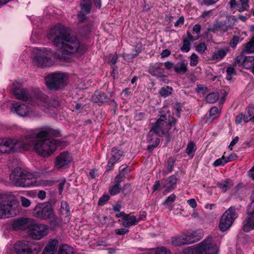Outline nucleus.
Returning a JSON list of instances; mask_svg holds the SVG:
<instances>
[{"label":"nucleus","mask_w":254,"mask_h":254,"mask_svg":"<svg viewBox=\"0 0 254 254\" xmlns=\"http://www.w3.org/2000/svg\"><path fill=\"white\" fill-rule=\"evenodd\" d=\"M60 132L51 127H44L38 131L31 130L23 135L25 150H32L38 155L48 157L54 153L60 146V140L53 137L60 136Z\"/></svg>","instance_id":"obj_1"},{"label":"nucleus","mask_w":254,"mask_h":254,"mask_svg":"<svg viewBox=\"0 0 254 254\" xmlns=\"http://www.w3.org/2000/svg\"><path fill=\"white\" fill-rule=\"evenodd\" d=\"M70 35V29L62 24H57L51 29L48 38L53 39V45L59 48L57 50V57L69 60L74 54L83 53V47L78 40Z\"/></svg>","instance_id":"obj_2"},{"label":"nucleus","mask_w":254,"mask_h":254,"mask_svg":"<svg viewBox=\"0 0 254 254\" xmlns=\"http://www.w3.org/2000/svg\"><path fill=\"white\" fill-rule=\"evenodd\" d=\"M176 121V120L173 117L169 119L167 121V116L165 115H162L159 117L148 133L147 141L150 143L147 147L148 150L153 149L160 142L159 138L153 136V133H155L159 136L168 133L172 126L175 125Z\"/></svg>","instance_id":"obj_3"},{"label":"nucleus","mask_w":254,"mask_h":254,"mask_svg":"<svg viewBox=\"0 0 254 254\" xmlns=\"http://www.w3.org/2000/svg\"><path fill=\"white\" fill-rule=\"evenodd\" d=\"M56 54L57 51L54 52L51 50H38L34 53L32 59V64L38 67L45 68L53 65L55 60L63 62L69 60L66 58H58Z\"/></svg>","instance_id":"obj_4"},{"label":"nucleus","mask_w":254,"mask_h":254,"mask_svg":"<svg viewBox=\"0 0 254 254\" xmlns=\"http://www.w3.org/2000/svg\"><path fill=\"white\" fill-rule=\"evenodd\" d=\"M25 150V140L23 136L20 139L15 138H5L0 139V152L13 153Z\"/></svg>","instance_id":"obj_5"},{"label":"nucleus","mask_w":254,"mask_h":254,"mask_svg":"<svg viewBox=\"0 0 254 254\" xmlns=\"http://www.w3.org/2000/svg\"><path fill=\"white\" fill-rule=\"evenodd\" d=\"M17 203L14 196L5 195L0 201V219L15 216L18 213Z\"/></svg>","instance_id":"obj_6"},{"label":"nucleus","mask_w":254,"mask_h":254,"mask_svg":"<svg viewBox=\"0 0 254 254\" xmlns=\"http://www.w3.org/2000/svg\"><path fill=\"white\" fill-rule=\"evenodd\" d=\"M13 252L15 254H38L39 247L32 242L19 241L13 245Z\"/></svg>","instance_id":"obj_7"},{"label":"nucleus","mask_w":254,"mask_h":254,"mask_svg":"<svg viewBox=\"0 0 254 254\" xmlns=\"http://www.w3.org/2000/svg\"><path fill=\"white\" fill-rule=\"evenodd\" d=\"M33 105L38 106L41 110L47 113L59 106V102L56 100H48L47 96L43 94L34 99Z\"/></svg>","instance_id":"obj_8"},{"label":"nucleus","mask_w":254,"mask_h":254,"mask_svg":"<svg viewBox=\"0 0 254 254\" xmlns=\"http://www.w3.org/2000/svg\"><path fill=\"white\" fill-rule=\"evenodd\" d=\"M28 226V234L34 239L40 240L49 233V227L46 225L31 221Z\"/></svg>","instance_id":"obj_9"},{"label":"nucleus","mask_w":254,"mask_h":254,"mask_svg":"<svg viewBox=\"0 0 254 254\" xmlns=\"http://www.w3.org/2000/svg\"><path fill=\"white\" fill-rule=\"evenodd\" d=\"M237 217V214L235 207L231 206L224 212L220 218L219 224L220 230L224 232L228 229Z\"/></svg>","instance_id":"obj_10"},{"label":"nucleus","mask_w":254,"mask_h":254,"mask_svg":"<svg viewBox=\"0 0 254 254\" xmlns=\"http://www.w3.org/2000/svg\"><path fill=\"white\" fill-rule=\"evenodd\" d=\"M34 216L36 217L46 220L54 216V212L51 205L47 203L37 204L34 210Z\"/></svg>","instance_id":"obj_11"},{"label":"nucleus","mask_w":254,"mask_h":254,"mask_svg":"<svg viewBox=\"0 0 254 254\" xmlns=\"http://www.w3.org/2000/svg\"><path fill=\"white\" fill-rule=\"evenodd\" d=\"M251 203L247 209L248 217L243 223V230L246 232L254 229V191L251 196Z\"/></svg>","instance_id":"obj_12"},{"label":"nucleus","mask_w":254,"mask_h":254,"mask_svg":"<svg viewBox=\"0 0 254 254\" xmlns=\"http://www.w3.org/2000/svg\"><path fill=\"white\" fill-rule=\"evenodd\" d=\"M22 174L21 182L17 181V187L26 188L37 185V177L36 175L26 171H22Z\"/></svg>","instance_id":"obj_13"},{"label":"nucleus","mask_w":254,"mask_h":254,"mask_svg":"<svg viewBox=\"0 0 254 254\" xmlns=\"http://www.w3.org/2000/svg\"><path fill=\"white\" fill-rule=\"evenodd\" d=\"M146 217L145 212H142L138 216H135L132 213L126 214L122 221V224L126 227H129L136 225Z\"/></svg>","instance_id":"obj_14"},{"label":"nucleus","mask_w":254,"mask_h":254,"mask_svg":"<svg viewBox=\"0 0 254 254\" xmlns=\"http://www.w3.org/2000/svg\"><path fill=\"white\" fill-rule=\"evenodd\" d=\"M72 160V157L69 153L63 152L56 158L55 166L57 168L67 167Z\"/></svg>","instance_id":"obj_15"},{"label":"nucleus","mask_w":254,"mask_h":254,"mask_svg":"<svg viewBox=\"0 0 254 254\" xmlns=\"http://www.w3.org/2000/svg\"><path fill=\"white\" fill-rule=\"evenodd\" d=\"M11 111L20 117H27L30 115L31 112L30 108L19 101H15L12 103Z\"/></svg>","instance_id":"obj_16"},{"label":"nucleus","mask_w":254,"mask_h":254,"mask_svg":"<svg viewBox=\"0 0 254 254\" xmlns=\"http://www.w3.org/2000/svg\"><path fill=\"white\" fill-rule=\"evenodd\" d=\"M254 63V57L253 56H246L244 52H241L238 55L234 62L235 64L239 66L242 65L246 68H250L253 65Z\"/></svg>","instance_id":"obj_17"},{"label":"nucleus","mask_w":254,"mask_h":254,"mask_svg":"<svg viewBox=\"0 0 254 254\" xmlns=\"http://www.w3.org/2000/svg\"><path fill=\"white\" fill-rule=\"evenodd\" d=\"M10 88V91L14 94L16 99L23 101H28L30 99L29 95L17 82L15 81L12 84Z\"/></svg>","instance_id":"obj_18"},{"label":"nucleus","mask_w":254,"mask_h":254,"mask_svg":"<svg viewBox=\"0 0 254 254\" xmlns=\"http://www.w3.org/2000/svg\"><path fill=\"white\" fill-rule=\"evenodd\" d=\"M230 17V16H227V21H216L210 30L214 33H217L219 31H222L223 32H227L232 27L231 25L228 24Z\"/></svg>","instance_id":"obj_19"},{"label":"nucleus","mask_w":254,"mask_h":254,"mask_svg":"<svg viewBox=\"0 0 254 254\" xmlns=\"http://www.w3.org/2000/svg\"><path fill=\"white\" fill-rule=\"evenodd\" d=\"M177 182V178L174 175H172L165 180V183L162 182V188L165 189L164 194L165 195L171 190L175 189Z\"/></svg>","instance_id":"obj_20"},{"label":"nucleus","mask_w":254,"mask_h":254,"mask_svg":"<svg viewBox=\"0 0 254 254\" xmlns=\"http://www.w3.org/2000/svg\"><path fill=\"white\" fill-rule=\"evenodd\" d=\"M186 235L189 243L191 244L201 239L203 236V232L202 230L199 229L195 231H189Z\"/></svg>","instance_id":"obj_21"},{"label":"nucleus","mask_w":254,"mask_h":254,"mask_svg":"<svg viewBox=\"0 0 254 254\" xmlns=\"http://www.w3.org/2000/svg\"><path fill=\"white\" fill-rule=\"evenodd\" d=\"M163 63H156L150 66L149 72L152 75L157 77H166L164 75V69L162 67Z\"/></svg>","instance_id":"obj_22"},{"label":"nucleus","mask_w":254,"mask_h":254,"mask_svg":"<svg viewBox=\"0 0 254 254\" xmlns=\"http://www.w3.org/2000/svg\"><path fill=\"white\" fill-rule=\"evenodd\" d=\"M31 222L29 219L26 218L17 219L12 222V227L15 230L24 229L25 228H27L28 229V225Z\"/></svg>","instance_id":"obj_23"},{"label":"nucleus","mask_w":254,"mask_h":254,"mask_svg":"<svg viewBox=\"0 0 254 254\" xmlns=\"http://www.w3.org/2000/svg\"><path fill=\"white\" fill-rule=\"evenodd\" d=\"M58 244L57 240H51L45 247L42 254H56Z\"/></svg>","instance_id":"obj_24"},{"label":"nucleus","mask_w":254,"mask_h":254,"mask_svg":"<svg viewBox=\"0 0 254 254\" xmlns=\"http://www.w3.org/2000/svg\"><path fill=\"white\" fill-rule=\"evenodd\" d=\"M71 78L67 73L56 72L49 74L45 77V79H67Z\"/></svg>","instance_id":"obj_25"},{"label":"nucleus","mask_w":254,"mask_h":254,"mask_svg":"<svg viewBox=\"0 0 254 254\" xmlns=\"http://www.w3.org/2000/svg\"><path fill=\"white\" fill-rule=\"evenodd\" d=\"M217 186L222 192H225L233 187L234 183L231 179H227L218 182Z\"/></svg>","instance_id":"obj_26"},{"label":"nucleus","mask_w":254,"mask_h":254,"mask_svg":"<svg viewBox=\"0 0 254 254\" xmlns=\"http://www.w3.org/2000/svg\"><path fill=\"white\" fill-rule=\"evenodd\" d=\"M188 63L185 61H181L177 63L174 69L175 72L178 74H183L186 73L188 70Z\"/></svg>","instance_id":"obj_27"},{"label":"nucleus","mask_w":254,"mask_h":254,"mask_svg":"<svg viewBox=\"0 0 254 254\" xmlns=\"http://www.w3.org/2000/svg\"><path fill=\"white\" fill-rule=\"evenodd\" d=\"M22 171L18 168H15L10 175V180L12 183L17 186V181H21L22 179Z\"/></svg>","instance_id":"obj_28"},{"label":"nucleus","mask_w":254,"mask_h":254,"mask_svg":"<svg viewBox=\"0 0 254 254\" xmlns=\"http://www.w3.org/2000/svg\"><path fill=\"white\" fill-rule=\"evenodd\" d=\"M228 52V48L218 49L213 53L211 59L213 61H220L225 57Z\"/></svg>","instance_id":"obj_29"},{"label":"nucleus","mask_w":254,"mask_h":254,"mask_svg":"<svg viewBox=\"0 0 254 254\" xmlns=\"http://www.w3.org/2000/svg\"><path fill=\"white\" fill-rule=\"evenodd\" d=\"M64 80H46V84L51 90H56L62 88L64 86Z\"/></svg>","instance_id":"obj_30"},{"label":"nucleus","mask_w":254,"mask_h":254,"mask_svg":"<svg viewBox=\"0 0 254 254\" xmlns=\"http://www.w3.org/2000/svg\"><path fill=\"white\" fill-rule=\"evenodd\" d=\"M172 243L175 246L189 244L186 235L180 236L172 238Z\"/></svg>","instance_id":"obj_31"},{"label":"nucleus","mask_w":254,"mask_h":254,"mask_svg":"<svg viewBox=\"0 0 254 254\" xmlns=\"http://www.w3.org/2000/svg\"><path fill=\"white\" fill-rule=\"evenodd\" d=\"M107 97L105 94L100 91H96L92 96V100L96 103H103L107 101Z\"/></svg>","instance_id":"obj_32"},{"label":"nucleus","mask_w":254,"mask_h":254,"mask_svg":"<svg viewBox=\"0 0 254 254\" xmlns=\"http://www.w3.org/2000/svg\"><path fill=\"white\" fill-rule=\"evenodd\" d=\"M244 121L246 123L249 121L254 122V106H250L248 108L247 113L244 116Z\"/></svg>","instance_id":"obj_33"},{"label":"nucleus","mask_w":254,"mask_h":254,"mask_svg":"<svg viewBox=\"0 0 254 254\" xmlns=\"http://www.w3.org/2000/svg\"><path fill=\"white\" fill-rule=\"evenodd\" d=\"M121 183L117 182L116 179L114 180L115 184L111 186L109 189V192L111 195H115L119 193L121 190Z\"/></svg>","instance_id":"obj_34"},{"label":"nucleus","mask_w":254,"mask_h":254,"mask_svg":"<svg viewBox=\"0 0 254 254\" xmlns=\"http://www.w3.org/2000/svg\"><path fill=\"white\" fill-rule=\"evenodd\" d=\"M250 0H239V3L237 5V10L239 12L248 10L250 8Z\"/></svg>","instance_id":"obj_35"},{"label":"nucleus","mask_w":254,"mask_h":254,"mask_svg":"<svg viewBox=\"0 0 254 254\" xmlns=\"http://www.w3.org/2000/svg\"><path fill=\"white\" fill-rule=\"evenodd\" d=\"M129 172L130 168L128 167H125L120 171L119 174L115 177V179L117 180V182H122L126 175Z\"/></svg>","instance_id":"obj_36"},{"label":"nucleus","mask_w":254,"mask_h":254,"mask_svg":"<svg viewBox=\"0 0 254 254\" xmlns=\"http://www.w3.org/2000/svg\"><path fill=\"white\" fill-rule=\"evenodd\" d=\"M242 52L245 53L251 54L254 53V36H253L250 41L245 45V49Z\"/></svg>","instance_id":"obj_37"},{"label":"nucleus","mask_w":254,"mask_h":254,"mask_svg":"<svg viewBox=\"0 0 254 254\" xmlns=\"http://www.w3.org/2000/svg\"><path fill=\"white\" fill-rule=\"evenodd\" d=\"M123 152L122 150L113 148L111 152V157L110 158L118 161L122 156Z\"/></svg>","instance_id":"obj_38"},{"label":"nucleus","mask_w":254,"mask_h":254,"mask_svg":"<svg viewBox=\"0 0 254 254\" xmlns=\"http://www.w3.org/2000/svg\"><path fill=\"white\" fill-rule=\"evenodd\" d=\"M59 254H73V248L67 245H64L60 248Z\"/></svg>","instance_id":"obj_39"},{"label":"nucleus","mask_w":254,"mask_h":254,"mask_svg":"<svg viewBox=\"0 0 254 254\" xmlns=\"http://www.w3.org/2000/svg\"><path fill=\"white\" fill-rule=\"evenodd\" d=\"M219 98V93L218 92H213L209 93L206 97V101L208 103H215Z\"/></svg>","instance_id":"obj_40"},{"label":"nucleus","mask_w":254,"mask_h":254,"mask_svg":"<svg viewBox=\"0 0 254 254\" xmlns=\"http://www.w3.org/2000/svg\"><path fill=\"white\" fill-rule=\"evenodd\" d=\"M84 2L85 3L81 5L80 11L88 14L91 9V0H84Z\"/></svg>","instance_id":"obj_41"},{"label":"nucleus","mask_w":254,"mask_h":254,"mask_svg":"<svg viewBox=\"0 0 254 254\" xmlns=\"http://www.w3.org/2000/svg\"><path fill=\"white\" fill-rule=\"evenodd\" d=\"M186 153L190 156L192 157L196 151V147L195 144L193 142H190L186 148Z\"/></svg>","instance_id":"obj_42"},{"label":"nucleus","mask_w":254,"mask_h":254,"mask_svg":"<svg viewBox=\"0 0 254 254\" xmlns=\"http://www.w3.org/2000/svg\"><path fill=\"white\" fill-rule=\"evenodd\" d=\"M183 46L180 48L181 50L184 52H189L190 50L191 42L187 40L186 38H183Z\"/></svg>","instance_id":"obj_43"},{"label":"nucleus","mask_w":254,"mask_h":254,"mask_svg":"<svg viewBox=\"0 0 254 254\" xmlns=\"http://www.w3.org/2000/svg\"><path fill=\"white\" fill-rule=\"evenodd\" d=\"M172 88L169 86L163 87L160 90L159 93L162 96L166 97L172 93Z\"/></svg>","instance_id":"obj_44"},{"label":"nucleus","mask_w":254,"mask_h":254,"mask_svg":"<svg viewBox=\"0 0 254 254\" xmlns=\"http://www.w3.org/2000/svg\"><path fill=\"white\" fill-rule=\"evenodd\" d=\"M229 162V160L225 159L224 156H222L221 158H218L213 163L214 167H218L221 165H224L226 163Z\"/></svg>","instance_id":"obj_45"},{"label":"nucleus","mask_w":254,"mask_h":254,"mask_svg":"<svg viewBox=\"0 0 254 254\" xmlns=\"http://www.w3.org/2000/svg\"><path fill=\"white\" fill-rule=\"evenodd\" d=\"M195 49L196 51H197L199 54H203L205 52V51L207 49V46L204 42H201L198 44L197 45L195 46Z\"/></svg>","instance_id":"obj_46"},{"label":"nucleus","mask_w":254,"mask_h":254,"mask_svg":"<svg viewBox=\"0 0 254 254\" xmlns=\"http://www.w3.org/2000/svg\"><path fill=\"white\" fill-rule=\"evenodd\" d=\"M198 56L195 53H192L190 56V65L195 66L198 63Z\"/></svg>","instance_id":"obj_47"},{"label":"nucleus","mask_w":254,"mask_h":254,"mask_svg":"<svg viewBox=\"0 0 254 254\" xmlns=\"http://www.w3.org/2000/svg\"><path fill=\"white\" fill-rule=\"evenodd\" d=\"M155 254H170V252L165 248L161 247L156 249Z\"/></svg>","instance_id":"obj_48"},{"label":"nucleus","mask_w":254,"mask_h":254,"mask_svg":"<svg viewBox=\"0 0 254 254\" xmlns=\"http://www.w3.org/2000/svg\"><path fill=\"white\" fill-rule=\"evenodd\" d=\"M219 113V109L217 107L214 106L212 107L209 112V116L214 119L215 116Z\"/></svg>","instance_id":"obj_49"},{"label":"nucleus","mask_w":254,"mask_h":254,"mask_svg":"<svg viewBox=\"0 0 254 254\" xmlns=\"http://www.w3.org/2000/svg\"><path fill=\"white\" fill-rule=\"evenodd\" d=\"M109 63L111 65H115L118 61V55L116 54H115L114 55H111L109 56Z\"/></svg>","instance_id":"obj_50"},{"label":"nucleus","mask_w":254,"mask_h":254,"mask_svg":"<svg viewBox=\"0 0 254 254\" xmlns=\"http://www.w3.org/2000/svg\"><path fill=\"white\" fill-rule=\"evenodd\" d=\"M240 40V38L238 36H235L233 37V39L230 42V45L232 48L234 49L238 43L239 42Z\"/></svg>","instance_id":"obj_51"},{"label":"nucleus","mask_w":254,"mask_h":254,"mask_svg":"<svg viewBox=\"0 0 254 254\" xmlns=\"http://www.w3.org/2000/svg\"><path fill=\"white\" fill-rule=\"evenodd\" d=\"M21 204L23 207H27L30 206L31 202L30 200L24 196L20 197Z\"/></svg>","instance_id":"obj_52"},{"label":"nucleus","mask_w":254,"mask_h":254,"mask_svg":"<svg viewBox=\"0 0 254 254\" xmlns=\"http://www.w3.org/2000/svg\"><path fill=\"white\" fill-rule=\"evenodd\" d=\"M61 207L63 212H64L65 213L69 212V208L66 201H62L61 202Z\"/></svg>","instance_id":"obj_53"},{"label":"nucleus","mask_w":254,"mask_h":254,"mask_svg":"<svg viewBox=\"0 0 254 254\" xmlns=\"http://www.w3.org/2000/svg\"><path fill=\"white\" fill-rule=\"evenodd\" d=\"M176 198V195L174 193H172L170 195L167 199L165 200L164 203L165 204L168 205L170 203L173 202Z\"/></svg>","instance_id":"obj_54"},{"label":"nucleus","mask_w":254,"mask_h":254,"mask_svg":"<svg viewBox=\"0 0 254 254\" xmlns=\"http://www.w3.org/2000/svg\"><path fill=\"white\" fill-rule=\"evenodd\" d=\"M197 91L198 93L205 94L208 91V89L202 85H198L197 87Z\"/></svg>","instance_id":"obj_55"},{"label":"nucleus","mask_w":254,"mask_h":254,"mask_svg":"<svg viewBox=\"0 0 254 254\" xmlns=\"http://www.w3.org/2000/svg\"><path fill=\"white\" fill-rule=\"evenodd\" d=\"M212 14H213L212 10L204 11L203 12H202V14H201L200 17L203 18H206L210 17L211 15H212Z\"/></svg>","instance_id":"obj_56"},{"label":"nucleus","mask_w":254,"mask_h":254,"mask_svg":"<svg viewBox=\"0 0 254 254\" xmlns=\"http://www.w3.org/2000/svg\"><path fill=\"white\" fill-rule=\"evenodd\" d=\"M115 232L117 235H122L127 233L128 230L125 228L118 229L115 230Z\"/></svg>","instance_id":"obj_57"},{"label":"nucleus","mask_w":254,"mask_h":254,"mask_svg":"<svg viewBox=\"0 0 254 254\" xmlns=\"http://www.w3.org/2000/svg\"><path fill=\"white\" fill-rule=\"evenodd\" d=\"M109 199V196L108 195H103L98 201V204L100 205H103L104 202L108 201Z\"/></svg>","instance_id":"obj_58"},{"label":"nucleus","mask_w":254,"mask_h":254,"mask_svg":"<svg viewBox=\"0 0 254 254\" xmlns=\"http://www.w3.org/2000/svg\"><path fill=\"white\" fill-rule=\"evenodd\" d=\"M165 67L167 70H170L175 66L174 64L171 61H167L164 64Z\"/></svg>","instance_id":"obj_59"},{"label":"nucleus","mask_w":254,"mask_h":254,"mask_svg":"<svg viewBox=\"0 0 254 254\" xmlns=\"http://www.w3.org/2000/svg\"><path fill=\"white\" fill-rule=\"evenodd\" d=\"M216 3V1L214 0H203V1L201 3V5H205L206 6H209L214 5Z\"/></svg>","instance_id":"obj_60"},{"label":"nucleus","mask_w":254,"mask_h":254,"mask_svg":"<svg viewBox=\"0 0 254 254\" xmlns=\"http://www.w3.org/2000/svg\"><path fill=\"white\" fill-rule=\"evenodd\" d=\"M87 14L81 12V11L78 14V19L80 22H83L86 19Z\"/></svg>","instance_id":"obj_61"},{"label":"nucleus","mask_w":254,"mask_h":254,"mask_svg":"<svg viewBox=\"0 0 254 254\" xmlns=\"http://www.w3.org/2000/svg\"><path fill=\"white\" fill-rule=\"evenodd\" d=\"M244 116L242 114H239L236 117L235 122L237 124H240L244 121Z\"/></svg>","instance_id":"obj_62"},{"label":"nucleus","mask_w":254,"mask_h":254,"mask_svg":"<svg viewBox=\"0 0 254 254\" xmlns=\"http://www.w3.org/2000/svg\"><path fill=\"white\" fill-rule=\"evenodd\" d=\"M239 140V137L238 136H236L230 142L229 145V148L230 150H232L233 147L237 143Z\"/></svg>","instance_id":"obj_63"},{"label":"nucleus","mask_w":254,"mask_h":254,"mask_svg":"<svg viewBox=\"0 0 254 254\" xmlns=\"http://www.w3.org/2000/svg\"><path fill=\"white\" fill-rule=\"evenodd\" d=\"M187 202L193 208H195L197 206L196 202L193 198L188 200Z\"/></svg>","instance_id":"obj_64"}]
</instances>
